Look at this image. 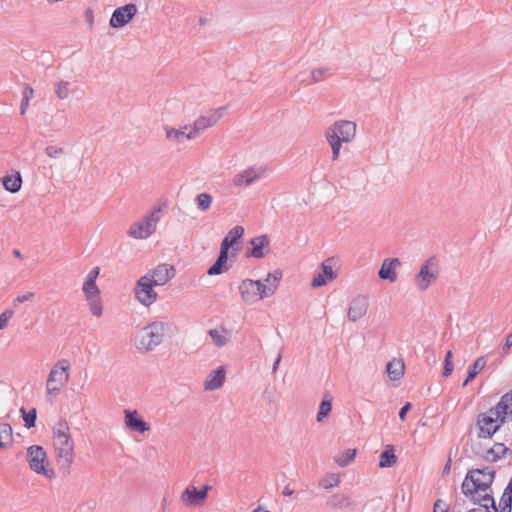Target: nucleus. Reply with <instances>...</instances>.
Instances as JSON below:
<instances>
[{
  "mask_svg": "<svg viewBox=\"0 0 512 512\" xmlns=\"http://www.w3.org/2000/svg\"><path fill=\"white\" fill-rule=\"evenodd\" d=\"M494 477L495 470L491 467L471 469L461 485L463 494L474 504L485 507L488 512L499 511L491 489Z\"/></svg>",
  "mask_w": 512,
  "mask_h": 512,
  "instance_id": "obj_1",
  "label": "nucleus"
},
{
  "mask_svg": "<svg viewBox=\"0 0 512 512\" xmlns=\"http://www.w3.org/2000/svg\"><path fill=\"white\" fill-rule=\"evenodd\" d=\"M512 421V390L505 393L495 407L478 416L479 437L490 438L501 424Z\"/></svg>",
  "mask_w": 512,
  "mask_h": 512,
  "instance_id": "obj_2",
  "label": "nucleus"
},
{
  "mask_svg": "<svg viewBox=\"0 0 512 512\" xmlns=\"http://www.w3.org/2000/svg\"><path fill=\"white\" fill-rule=\"evenodd\" d=\"M53 445L60 469L69 473L74 459V441L65 420H60L53 428Z\"/></svg>",
  "mask_w": 512,
  "mask_h": 512,
  "instance_id": "obj_3",
  "label": "nucleus"
},
{
  "mask_svg": "<svg viewBox=\"0 0 512 512\" xmlns=\"http://www.w3.org/2000/svg\"><path fill=\"white\" fill-rule=\"evenodd\" d=\"M357 125L350 120H337L324 133L331 148V159L337 161L343 144L351 143L356 137Z\"/></svg>",
  "mask_w": 512,
  "mask_h": 512,
  "instance_id": "obj_4",
  "label": "nucleus"
},
{
  "mask_svg": "<svg viewBox=\"0 0 512 512\" xmlns=\"http://www.w3.org/2000/svg\"><path fill=\"white\" fill-rule=\"evenodd\" d=\"M167 324L163 322H152L143 327L138 334V349L152 351L164 340Z\"/></svg>",
  "mask_w": 512,
  "mask_h": 512,
  "instance_id": "obj_5",
  "label": "nucleus"
},
{
  "mask_svg": "<svg viewBox=\"0 0 512 512\" xmlns=\"http://www.w3.org/2000/svg\"><path fill=\"white\" fill-rule=\"evenodd\" d=\"M70 362L67 359L59 360L49 372L46 389L48 394L58 395L69 381Z\"/></svg>",
  "mask_w": 512,
  "mask_h": 512,
  "instance_id": "obj_6",
  "label": "nucleus"
},
{
  "mask_svg": "<svg viewBox=\"0 0 512 512\" xmlns=\"http://www.w3.org/2000/svg\"><path fill=\"white\" fill-rule=\"evenodd\" d=\"M239 292L244 302L255 303L273 295V287H264V283L260 280L245 279L239 285Z\"/></svg>",
  "mask_w": 512,
  "mask_h": 512,
  "instance_id": "obj_7",
  "label": "nucleus"
},
{
  "mask_svg": "<svg viewBox=\"0 0 512 512\" xmlns=\"http://www.w3.org/2000/svg\"><path fill=\"white\" fill-rule=\"evenodd\" d=\"M161 209L153 210L145 219L139 223L131 225L128 234L135 239H145L149 237L156 229V223L159 221Z\"/></svg>",
  "mask_w": 512,
  "mask_h": 512,
  "instance_id": "obj_8",
  "label": "nucleus"
},
{
  "mask_svg": "<svg viewBox=\"0 0 512 512\" xmlns=\"http://www.w3.org/2000/svg\"><path fill=\"white\" fill-rule=\"evenodd\" d=\"M27 461L30 469L35 473L45 475L46 477H50L53 474V471L46 469L48 461L43 447L39 445L30 446L27 450Z\"/></svg>",
  "mask_w": 512,
  "mask_h": 512,
  "instance_id": "obj_9",
  "label": "nucleus"
},
{
  "mask_svg": "<svg viewBox=\"0 0 512 512\" xmlns=\"http://www.w3.org/2000/svg\"><path fill=\"white\" fill-rule=\"evenodd\" d=\"M438 274L437 261L434 257H430L416 274L415 284L420 291H425L438 278Z\"/></svg>",
  "mask_w": 512,
  "mask_h": 512,
  "instance_id": "obj_10",
  "label": "nucleus"
},
{
  "mask_svg": "<svg viewBox=\"0 0 512 512\" xmlns=\"http://www.w3.org/2000/svg\"><path fill=\"white\" fill-rule=\"evenodd\" d=\"M223 108L211 111L206 115L197 118L187 134V139H194L197 135L204 132L208 127L215 125L223 115Z\"/></svg>",
  "mask_w": 512,
  "mask_h": 512,
  "instance_id": "obj_11",
  "label": "nucleus"
},
{
  "mask_svg": "<svg viewBox=\"0 0 512 512\" xmlns=\"http://www.w3.org/2000/svg\"><path fill=\"white\" fill-rule=\"evenodd\" d=\"M155 285L150 282L148 277L142 276L136 283L135 295L139 302L145 306L154 303L158 297L157 293L153 290Z\"/></svg>",
  "mask_w": 512,
  "mask_h": 512,
  "instance_id": "obj_12",
  "label": "nucleus"
},
{
  "mask_svg": "<svg viewBox=\"0 0 512 512\" xmlns=\"http://www.w3.org/2000/svg\"><path fill=\"white\" fill-rule=\"evenodd\" d=\"M174 276L175 269L168 264H159L144 275V277H148L150 282L155 286L165 285Z\"/></svg>",
  "mask_w": 512,
  "mask_h": 512,
  "instance_id": "obj_13",
  "label": "nucleus"
},
{
  "mask_svg": "<svg viewBox=\"0 0 512 512\" xmlns=\"http://www.w3.org/2000/svg\"><path fill=\"white\" fill-rule=\"evenodd\" d=\"M137 13L135 4H126L125 6L117 8L110 19V25L113 28H120L127 24Z\"/></svg>",
  "mask_w": 512,
  "mask_h": 512,
  "instance_id": "obj_14",
  "label": "nucleus"
},
{
  "mask_svg": "<svg viewBox=\"0 0 512 512\" xmlns=\"http://www.w3.org/2000/svg\"><path fill=\"white\" fill-rule=\"evenodd\" d=\"M264 171V168L248 167L244 171L235 174L232 183L236 187L249 186L259 179Z\"/></svg>",
  "mask_w": 512,
  "mask_h": 512,
  "instance_id": "obj_15",
  "label": "nucleus"
},
{
  "mask_svg": "<svg viewBox=\"0 0 512 512\" xmlns=\"http://www.w3.org/2000/svg\"><path fill=\"white\" fill-rule=\"evenodd\" d=\"M331 261L332 259H327L321 264L320 271L312 279L311 286L313 288L322 287L328 281H331L336 278V273L334 272L332 265L330 264Z\"/></svg>",
  "mask_w": 512,
  "mask_h": 512,
  "instance_id": "obj_16",
  "label": "nucleus"
},
{
  "mask_svg": "<svg viewBox=\"0 0 512 512\" xmlns=\"http://www.w3.org/2000/svg\"><path fill=\"white\" fill-rule=\"evenodd\" d=\"M401 266V261L398 258H386L383 260L382 265L378 271V277L381 280H388L393 283L397 280L396 269Z\"/></svg>",
  "mask_w": 512,
  "mask_h": 512,
  "instance_id": "obj_17",
  "label": "nucleus"
},
{
  "mask_svg": "<svg viewBox=\"0 0 512 512\" xmlns=\"http://www.w3.org/2000/svg\"><path fill=\"white\" fill-rule=\"evenodd\" d=\"M209 489L210 486L208 485L203 486L201 490L189 486L184 490L182 500L192 506L198 505L207 498Z\"/></svg>",
  "mask_w": 512,
  "mask_h": 512,
  "instance_id": "obj_18",
  "label": "nucleus"
},
{
  "mask_svg": "<svg viewBox=\"0 0 512 512\" xmlns=\"http://www.w3.org/2000/svg\"><path fill=\"white\" fill-rule=\"evenodd\" d=\"M368 309V301L365 297L359 296L352 300L348 309V318L350 321H357L362 318Z\"/></svg>",
  "mask_w": 512,
  "mask_h": 512,
  "instance_id": "obj_19",
  "label": "nucleus"
},
{
  "mask_svg": "<svg viewBox=\"0 0 512 512\" xmlns=\"http://www.w3.org/2000/svg\"><path fill=\"white\" fill-rule=\"evenodd\" d=\"M125 424L131 431L144 433L149 425L138 415L137 411L125 410Z\"/></svg>",
  "mask_w": 512,
  "mask_h": 512,
  "instance_id": "obj_20",
  "label": "nucleus"
},
{
  "mask_svg": "<svg viewBox=\"0 0 512 512\" xmlns=\"http://www.w3.org/2000/svg\"><path fill=\"white\" fill-rule=\"evenodd\" d=\"M225 375L226 372L223 366L211 371L204 382V389L207 391L219 389L224 383Z\"/></svg>",
  "mask_w": 512,
  "mask_h": 512,
  "instance_id": "obj_21",
  "label": "nucleus"
},
{
  "mask_svg": "<svg viewBox=\"0 0 512 512\" xmlns=\"http://www.w3.org/2000/svg\"><path fill=\"white\" fill-rule=\"evenodd\" d=\"M250 244L252 248L247 251V256L261 259L266 255L264 248L269 245V238L267 235H260L252 238Z\"/></svg>",
  "mask_w": 512,
  "mask_h": 512,
  "instance_id": "obj_22",
  "label": "nucleus"
},
{
  "mask_svg": "<svg viewBox=\"0 0 512 512\" xmlns=\"http://www.w3.org/2000/svg\"><path fill=\"white\" fill-rule=\"evenodd\" d=\"M244 228L242 226H234L221 242L220 249L229 252V249L243 236Z\"/></svg>",
  "mask_w": 512,
  "mask_h": 512,
  "instance_id": "obj_23",
  "label": "nucleus"
},
{
  "mask_svg": "<svg viewBox=\"0 0 512 512\" xmlns=\"http://www.w3.org/2000/svg\"><path fill=\"white\" fill-rule=\"evenodd\" d=\"M22 176L19 171L2 178V185L10 193H17L22 187Z\"/></svg>",
  "mask_w": 512,
  "mask_h": 512,
  "instance_id": "obj_24",
  "label": "nucleus"
},
{
  "mask_svg": "<svg viewBox=\"0 0 512 512\" xmlns=\"http://www.w3.org/2000/svg\"><path fill=\"white\" fill-rule=\"evenodd\" d=\"M228 253L229 252H226V251L220 249V252H219V255H218L216 261L214 262V264H212L209 267V269L207 271L208 275H210V276L219 275V274L223 273L224 271L228 270V268H229L227 265Z\"/></svg>",
  "mask_w": 512,
  "mask_h": 512,
  "instance_id": "obj_25",
  "label": "nucleus"
},
{
  "mask_svg": "<svg viewBox=\"0 0 512 512\" xmlns=\"http://www.w3.org/2000/svg\"><path fill=\"white\" fill-rule=\"evenodd\" d=\"M405 366L403 361L393 359L387 364V373L391 380H399L404 374Z\"/></svg>",
  "mask_w": 512,
  "mask_h": 512,
  "instance_id": "obj_26",
  "label": "nucleus"
},
{
  "mask_svg": "<svg viewBox=\"0 0 512 512\" xmlns=\"http://www.w3.org/2000/svg\"><path fill=\"white\" fill-rule=\"evenodd\" d=\"M397 462L395 450L392 445H387L385 450L380 455L379 466L381 468L392 467Z\"/></svg>",
  "mask_w": 512,
  "mask_h": 512,
  "instance_id": "obj_27",
  "label": "nucleus"
},
{
  "mask_svg": "<svg viewBox=\"0 0 512 512\" xmlns=\"http://www.w3.org/2000/svg\"><path fill=\"white\" fill-rule=\"evenodd\" d=\"M508 448L503 443H495L492 448L487 450L485 458L488 461L496 462L503 458L507 453Z\"/></svg>",
  "mask_w": 512,
  "mask_h": 512,
  "instance_id": "obj_28",
  "label": "nucleus"
},
{
  "mask_svg": "<svg viewBox=\"0 0 512 512\" xmlns=\"http://www.w3.org/2000/svg\"><path fill=\"white\" fill-rule=\"evenodd\" d=\"M486 366L485 357L477 358L473 364L469 367L467 378L465 379L463 386H466L471 380H473L477 374L484 369Z\"/></svg>",
  "mask_w": 512,
  "mask_h": 512,
  "instance_id": "obj_29",
  "label": "nucleus"
},
{
  "mask_svg": "<svg viewBox=\"0 0 512 512\" xmlns=\"http://www.w3.org/2000/svg\"><path fill=\"white\" fill-rule=\"evenodd\" d=\"M511 504H512V480L508 483L506 488L504 489L499 507L500 512H511Z\"/></svg>",
  "mask_w": 512,
  "mask_h": 512,
  "instance_id": "obj_30",
  "label": "nucleus"
},
{
  "mask_svg": "<svg viewBox=\"0 0 512 512\" xmlns=\"http://www.w3.org/2000/svg\"><path fill=\"white\" fill-rule=\"evenodd\" d=\"M188 129L190 130V126L186 125L180 129H175L169 126L164 127L167 139L172 141H183L184 139H187L188 133H186V130Z\"/></svg>",
  "mask_w": 512,
  "mask_h": 512,
  "instance_id": "obj_31",
  "label": "nucleus"
},
{
  "mask_svg": "<svg viewBox=\"0 0 512 512\" xmlns=\"http://www.w3.org/2000/svg\"><path fill=\"white\" fill-rule=\"evenodd\" d=\"M331 410H332V397L329 394H325L320 403V406H319V411L317 414V421L318 422L323 421L324 418L329 416V414L331 413Z\"/></svg>",
  "mask_w": 512,
  "mask_h": 512,
  "instance_id": "obj_32",
  "label": "nucleus"
},
{
  "mask_svg": "<svg viewBox=\"0 0 512 512\" xmlns=\"http://www.w3.org/2000/svg\"><path fill=\"white\" fill-rule=\"evenodd\" d=\"M54 91L58 99L65 100L70 95V82L60 80L54 83Z\"/></svg>",
  "mask_w": 512,
  "mask_h": 512,
  "instance_id": "obj_33",
  "label": "nucleus"
},
{
  "mask_svg": "<svg viewBox=\"0 0 512 512\" xmlns=\"http://www.w3.org/2000/svg\"><path fill=\"white\" fill-rule=\"evenodd\" d=\"M355 456V449H347L344 452L340 453L339 455L335 456L334 460L339 466L345 467L354 460Z\"/></svg>",
  "mask_w": 512,
  "mask_h": 512,
  "instance_id": "obj_34",
  "label": "nucleus"
},
{
  "mask_svg": "<svg viewBox=\"0 0 512 512\" xmlns=\"http://www.w3.org/2000/svg\"><path fill=\"white\" fill-rule=\"evenodd\" d=\"M281 278H282V272L280 270H275L274 272L269 273L267 275V277L265 278V282L267 284H264V287H270V288L273 287V294H274Z\"/></svg>",
  "mask_w": 512,
  "mask_h": 512,
  "instance_id": "obj_35",
  "label": "nucleus"
},
{
  "mask_svg": "<svg viewBox=\"0 0 512 512\" xmlns=\"http://www.w3.org/2000/svg\"><path fill=\"white\" fill-rule=\"evenodd\" d=\"M195 201L198 209H200L201 211H206L210 208L213 198L208 193H200L199 195H197Z\"/></svg>",
  "mask_w": 512,
  "mask_h": 512,
  "instance_id": "obj_36",
  "label": "nucleus"
},
{
  "mask_svg": "<svg viewBox=\"0 0 512 512\" xmlns=\"http://www.w3.org/2000/svg\"><path fill=\"white\" fill-rule=\"evenodd\" d=\"M83 292H84L87 300L99 297V293H100V291L96 285V282H92V281L84 282Z\"/></svg>",
  "mask_w": 512,
  "mask_h": 512,
  "instance_id": "obj_37",
  "label": "nucleus"
},
{
  "mask_svg": "<svg viewBox=\"0 0 512 512\" xmlns=\"http://www.w3.org/2000/svg\"><path fill=\"white\" fill-rule=\"evenodd\" d=\"M209 335L213 343L218 347H222L227 343V337L222 331L218 329L209 330Z\"/></svg>",
  "mask_w": 512,
  "mask_h": 512,
  "instance_id": "obj_38",
  "label": "nucleus"
},
{
  "mask_svg": "<svg viewBox=\"0 0 512 512\" xmlns=\"http://www.w3.org/2000/svg\"><path fill=\"white\" fill-rule=\"evenodd\" d=\"M20 411H21V413L23 415L25 426L27 428L34 427L35 426V422H36V418H37L36 409L32 408L29 412H26L24 408H21Z\"/></svg>",
  "mask_w": 512,
  "mask_h": 512,
  "instance_id": "obj_39",
  "label": "nucleus"
},
{
  "mask_svg": "<svg viewBox=\"0 0 512 512\" xmlns=\"http://www.w3.org/2000/svg\"><path fill=\"white\" fill-rule=\"evenodd\" d=\"M12 437V427L9 424L2 423L0 424V449L5 446V441L11 440Z\"/></svg>",
  "mask_w": 512,
  "mask_h": 512,
  "instance_id": "obj_40",
  "label": "nucleus"
},
{
  "mask_svg": "<svg viewBox=\"0 0 512 512\" xmlns=\"http://www.w3.org/2000/svg\"><path fill=\"white\" fill-rule=\"evenodd\" d=\"M339 483H340L339 475L330 474L320 481V486L325 489H330L334 486H337Z\"/></svg>",
  "mask_w": 512,
  "mask_h": 512,
  "instance_id": "obj_41",
  "label": "nucleus"
},
{
  "mask_svg": "<svg viewBox=\"0 0 512 512\" xmlns=\"http://www.w3.org/2000/svg\"><path fill=\"white\" fill-rule=\"evenodd\" d=\"M88 302L91 313L96 317H100L102 315V304L100 297L89 299Z\"/></svg>",
  "mask_w": 512,
  "mask_h": 512,
  "instance_id": "obj_42",
  "label": "nucleus"
},
{
  "mask_svg": "<svg viewBox=\"0 0 512 512\" xmlns=\"http://www.w3.org/2000/svg\"><path fill=\"white\" fill-rule=\"evenodd\" d=\"M329 71L327 67H321L317 69H313L310 73L311 82H319L322 80V77Z\"/></svg>",
  "mask_w": 512,
  "mask_h": 512,
  "instance_id": "obj_43",
  "label": "nucleus"
},
{
  "mask_svg": "<svg viewBox=\"0 0 512 512\" xmlns=\"http://www.w3.org/2000/svg\"><path fill=\"white\" fill-rule=\"evenodd\" d=\"M45 152L50 158H58L63 154L64 150L61 147L49 145L45 148Z\"/></svg>",
  "mask_w": 512,
  "mask_h": 512,
  "instance_id": "obj_44",
  "label": "nucleus"
},
{
  "mask_svg": "<svg viewBox=\"0 0 512 512\" xmlns=\"http://www.w3.org/2000/svg\"><path fill=\"white\" fill-rule=\"evenodd\" d=\"M14 315V311L11 309H6L3 313L0 314V329H4L8 325V321Z\"/></svg>",
  "mask_w": 512,
  "mask_h": 512,
  "instance_id": "obj_45",
  "label": "nucleus"
},
{
  "mask_svg": "<svg viewBox=\"0 0 512 512\" xmlns=\"http://www.w3.org/2000/svg\"><path fill=\"white\" fill-rule=\"evenodd\" d=\"M34 297V293L29 292L24 295L17 296L13 301V306L16 307L19 303H23L25 301H29Z\"/></svg>",
  "mask_w": 512,
  "mask_h": 512,
  "instance_id": "obj_46",
  "label": "nucleus"
},
{
  "mask_svg": "<svg viewBox=\"0 0 512 512\" xmlns=\"http://www.w3.org/2000/svg\"><path fill=\"white\" fill-rule=\"evenodd\" d=\"M66 124V118L64 115L61 116L60 121H52L49 125L55 131H60Z\"/></svg>",
  "mask_w": 512,
  "mask_h": 512,
  "instance_id": "obj_47",
  "label": "nucleus"
},
{
  "mask_svg": "<svg viewBox=\"0 0 512 512\" xmlns=\"http://www.w3.org/2000/svg\"><path fill=\"white\" fill-rule=\"evenodd\" d=\"M448 505L442 500L438 499L434 504V512H448Z\"/></svg>",
  "mask_w": 512,
  "mask_h": 512,
  "instance_id": "obj_48",
  "label": "nucleus"
},
{
  "mask_svg": "<svg viewBox=\"0 0 512 512\" xmlns=\"http://www.w3.org/2000/svg\"><path fill=\"white\" fill-rule=\"evenodd\" d=\"M34 96V90L31 86L27 85L23 91V98L24 100L30 101Z\"/></svg>",
  "mask_w": 512,
  "mask_h": 512,
  "instance_id": "obj_49",
  "label": "nucleus"
},
{
  "mask_svg": "<svg viewBox=\"0 0 512 512\" xmlns=\"http://www.w3.org/2000/svg\"><path fill=\"white\" fill-rule=\"evenodd\" d=\"M411 403L410 402H407L399 411V418L404 421L405 418H406V414L408 413V411L411 409Z\"/></svg>",
  "mask_w": 512,
  "mask_h": 512,
  "instance_id": "obj_50",
  "label": "nucleus"
},
{
  "mask_svg": "<svg viewBox=\"0 0 512 512\" xmlns=\"http://www.w3.org/2000/svg\"><path fill=\"white\" fill-rule=\"evenodd\" d=\"M99 275V268L98 267H94L90 272L89 274L87 275V278L85 281H92V282H96V278L97 276Z\"/></svg>",
  "mask_w": 512,
  "mask_h": 512,
  "instance_id": "obj_51",
  "label": "nucleus"
},
{
  "mask_svg": "<svg viewBox=\"0 0 512 512\" xmlns=\"http://www.w3.org/2000/svg\"><path fill=\"white\" fill-rule=\"evenodd\" d=\"M453 371V363L450 361L444 362L443 376L448 377Z\"/></svg>",
  "mask_w": 512,
  "mask_h": 512,
  "instance_id": "obj_52",
  "label": "nucleus"
},
{
  "mask_svg": "<svg viewBox=\"0 0 512 512\" xmlns=\"http://www.w3.org/2000/svg\"><path fill=\"white\" fill-rule=\"evenodd\" d=\"M296 79L300 82V83H306V84H310L312 83L311 81L308 82V76L305 72H301L299 73L297 76H296Z\"/></svg>",
  "mask_w": 512,
  "mask_h": 512,
  "instance_id": "obj_53",
  "label": "nucleus"
},
{
  "mask_svg": "<svg viewBox=\"0 0 512 512\" xmlns=\"http://www.w3.org/2000/svg\"><path fill=\"white\" fill-rule=\"evenodd\" d=\"M512 346V332L506 337L504 346H503V352L506 353V351Z\"/></svg>",
  "mask_w": 512,
  "mask_h": 512,
  "instance_id": "obj_54",
  "label": "nucleus"
},
{
  "mask_svg": "<svg viewBox=\"0 0 512 512\" xmlns=\"http://www.w3.org/2000/svg\"><path fill=\"white\" fill-rule=\"evenodd\" d=\"M29 106V101L22 99L21 105H20V113L21 115H24L26 113V110Z\"/></svg>",
  "mask_w": 512,
  "mask_h": 512,
  "instance_id": "obj_55",
  "label": "nucleus"
},
{
  "mask_svg": "<svg viewBox=\"0 0 512 512\" xmlns=\"http://www.w3.org/2000/svg\"><path fill=\"white\" fill-rule=\"evenodd\" d=\"M281 359H282V354H281V353H279V354L277 355V358H276V360H275L274 364H273V367H272V373H275V372L277 371L278 366H279V364H280V362H281Z\"/></svg>",
  "mask_w": 512,
  "mask_h": 512,
  "instance_id": "obj_56",
  "label": "nucleus"
},
{
  "mask_svg": "<svg viewBox=\"0 0 512 512\" xmlns=\"http://www.w3.org/2000/svg\"><path fill=\"white\" fill-rule=\"evenodd\" d=\"M293 493H294V490H293V489H291L289 486H285V487H284L283 494H284L285 496H290V495H292Z\"/></svg>",
  "mask_w": 512,
  "mask_h": 512,
  "instance_id": "obj_57",
  "label": "nucleus"
},
{
  "mask_svg": "<svg viewBox=\"0 0 512 512\" xmlns=\"http://www.w3.org/2000/svg\"><path fill=\"white\" fill-rule=\"evenodd\" d=\"M451 469V460H448V462L445 464L443 468V474H448Z\"/></svg>",
  "mask_w": 512,
  "mask_h": 512,
  "instance_id": "obj_58",
  "label": "nucleus"
},
{
  "mask_svg": "<svg viewBox=\"0 0 512 512\" xmlns=\"http://www.w3.org/2000/svg\"><path fill=\"white\" fill-rule=\"evenodd\" d=\"M479 506L480 507H478V508L470 509L468 512H488L485 507H482L481 505H479Z\"/></svg>",
  "mask_w": 512,
  "mask_h": 512,
  "instance_id": "obj_59",
  "label": "nucleus"
},
{
  "mask_svg": "<svg viewBox=\"0 0 512 512\" xmlns=\"http://www.w3.org/2000/svg\"><path fill=\"white\" fill-rule=\"evenodd\" d=\"M447 361L452 362V352L451 351H447V353L445 355L444 362H447Z\"/></svg>",
  "mask_w": 512,
  "mask_h": 512,
  "instance_id": "obj_60",
  "label": "nucleus"
},
{
  "mask_svg": "<svg viewBox=\"0 0 512 512\" xmlns=\"http://www.w3.org/2000/svg\"><path fill=\"white\" fill-rule=\"evenodd\" d=\"M335 499H336V496H333V497L328 501V505H330V506H332V507H335V506H336Z\"/></svg>",
  "mask_w": 512,
  "mask_h": 512,
  "instance_id": "obj_61",
  "label": "nucleus"
},
{
  "mask_svg": "<svg viewBox=\"0 0 512 512\" xmlns=\"http://www.w3.org/2000/svg\"><path fill=\"white\" fill-rule=\"evenodd\" d=\"M13 255H14L15 257L20 258V257H21V252H20L18 249H14V250H13Z\"/></svg>",
  "mask_w": 512,
  "mask_h": 512,
  "instance_id": "obj_62",
  "label": "nucleus"
},
{
  "mask_svg": "<svg viewBox=\"0 0 512 512\" xmlns=\"http://www.w3.org/2000/svg\"><path fill=\"white\" fill-rule=\"evenodd\" d=\"M252 512H269V511L263 510L261 507H258L256 509H254Z\"/></svg>",
  "mask_w": 512,
  "mask_h": 512,
  "instance_id": "obj_63",
  "label": "nucleus"
}]
</instances>
